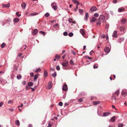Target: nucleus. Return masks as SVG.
Returning <instances> with one entry per match:
<instances>
[{
  "label": "nucleus",
  "mask_w": 127,
  "mask_h": 127,
  "mask_svg": "<svg viewBox=\"0 0 127 127\" xmlns=\"http://www.w3.org/2000/svg\"><path fill=\"white\" fill-rule=\"evenodd\" d=\"M99 16L100 18V19L102 21L103 23H104L106 21L105 16L102 15H100Z\"/></svg>",
  "instance_id": "4"
},
{
  "label": "nucleus",
  "mask_w": 127,
  "mask_h": 127,
  "mask_svg": "<svg viewBox=\"0 0 127 127\" xmlns=\"http://www.w3.org/2000/svg\"><path fill=\"white\" fill-rule=\"evenodd\" d=\"M13 102V101H12L11 100H10L8 101V104H10V103H12Z\"/></svg>",
  "instance_id": "56"
},
{
  "label": "nucleus",
  "mask_w": 127,
  "mask_h": 127,
  "mask_svg": "<svg viewBox=\"0 0 127 127\" xmlns=\"http://www.w3.org/2000/svg\"><path fill=\"white\" fill-rule=\"evenodd\" d=\"M97 10V8L95 6H94L90 8V11L92 12L95 11Z\"/></svg>",
  "instance_id": "9"
},
{
  "label": "nucleus",
  "mask_w": 127,
  "mask_h": 127,
  "mask_svg": "<svg viewBox=\"0 0 127 127\" xmlns=\"http://www.w3.org/2000/svg\"><path fill=\"white\" fill-rule=\"evenodd\" d=\"M52 83L51 82H49L48 84L47 89H48L50 90L52 88Z\"/></svg>",
  "instance_id": "3"
},
{
  "label": "nucleus",
  "mask_w": 127,
  "mask_h": 127,
  "mask_svg": "<svg viewBox=\"0 0 127 127\" xmlns=\"http://www.w3.org/2000/svg\"><path fill=\"white\" fill-rule=\"evenodd\" d=\"M110 114L109 112H105L103 113L102 117H106L109 115Z\"/></svg>",
  "instance_id": "6"
},
{
  "label": "nucleus",
  "mask_w": 127,
  "mask_h": 127,
  "mask_svg": "<svg viewBox=\"0 0 127 127\" xmlns=\"http://www.w3.org/2000/svg\"><path fill=\"white\" fill-rule=\"evenodd\" d=\"M101 24V23L99 22L96 23V25L98 26H99Z\"/></svg>",
  "instance_id": "57"
},
{
  "label": "nucleus",
  "mask_w": 127,
  "mask_h": 127,
  "mask_svg": "<svg viewBox=\"0 0 127 127\" xmlns=\"http://www.w3.org/2000/svg\"><path fill=\"white\" fill-rule=\"evenodd\" d=\"M44 76L45 77H46L47 76V72L45 70H44Z\"/></svg>",
  "instance_id": "26"
},
{
  "label": "nucleus",
  "mask_w": 127,
  "mask_h": 127,
  "mask_svg": "<svg viewBox=\"0 0 127 127\" xmlns=\"http://www.w3.org/2000/svg\"><path fill=\"white\" fill-rule=\"evenodd\" d=\"M51 6L52 8L54 10H56L58 8V6L57 5L56 3L53 2L51 4Z\"/></svg>",
  "instance_id": "1"
},
{
  "label": "nucleus",
  "mask_w": 127,
  "mask_h": 127,
  "mask_svg": "<svg viewBox=\"0 0 127 127\" xmlns=\"http://www.w3.org/2000/svg\"><path fill=\"white\" fill-rule=\"evenodd\" d=\"M63 90L65 91H67L68 90L67 86L66 84H64L63 86Z\"/></svg>",
  "instance_id": "7"
},
{
  "label": "nucleus",
  "mask_w": 127,
  "mask_h": 127,
  "mask_svg": "<svg viewBox=\"0 0 127 127\" xmlns=\"http://www.w3.org/2000/svg\"><path fill=\"white\" fill-rule=\"evenodd\" d=\"M55 58L58 59H59L60 58V56H59L57 54L55 56Z\"/></svg>",
  "instance_id": "32"
},
{
  "label": "nucleus",
  "mask_w": 127,
  "mask_h": 127,
  "mask_svg": "<svg viewBox=\"0 0 127 127\" xmlns=\"http://www.w3.org/2000/svg\"><path fill=\"white\" fill-rule=\"evenodd\" d=\"M38 76V74H35L34 77V79H33V81H36V80H37V79Z\"/></svg>",
  "instance_id": "17"
},
{
  "label": "nucleus",
  "mask_w": 127,
  "mask_h": 127,
  "mask_svg": "<svg viewBox=\"0 0 127 127\" xmlns=\"http://www.w3.org/2000/svg\"><path fill=\"white\" fill-rule=\"evenodd\" d=\"M96 20V19L95 17H93L90 20V22H94Z\"/></svg>",
  "instance_id": "21"
},
{
  "label": "nucleus",
  "mask_w": 127,
  "mask_h": 127,
  "mask_svg": "<svg viewBox=\"0 0 127 127\" xmlns=\"http://www.w3.org/2000/svg\"><path fill=\"white\" fill-rule=\"evenodd\" d=\"M97 113L98 115L99 116H102L101 115V113H100L98 112H97Z\"/></svg>",
  "instance_id": "60"
},
{
  "label": "nucleus",
  "mask_w": 127,
  "mask_h": 127,
  "mask_svg": "<svg viewBox=\"0 0 127 127\" xmlns=\"http://www.w3.org/2000/svg\"><path fill=\"white\" fill-rule=\"evenodd\" d=\"M119 29L121 31H124L125 30V27L124 26H121L119 28Z\"/></svg>",
  "instance_id": "23"
},
{
  "label": "nucleus",
  "mask_w": 127,
  "mask_h": 127,
  "mask_svg": "<svg viewBox=\"0 0 127 127\" xmlns=\"http://www.w3.org/2000/svg\"><path fill=\"white\" fill-rule=\"evenodd\" d=\"M94 16L95 17H98V14L97 13H96L94 14Z\"/></svg>",
  "instance_id": "48"
},
{
  "label": "nucleus",
  "mask_w": 127,
  "mask_h": 127,
  "mask_svg": "<svg viewBox=\"0 0 127 127\" xmlns=\"http://www.w3.org/2000/svg\"><path fill=\"white\" fill-rule=\"evenodd\" d=\"M41 69L40 68H37L36 69L35 72H38L41 71Z\"/></svg>",
  "instance_id": "35"
},
{
  "label": "nucleus",
  "mask_w": 127,
  "mask_h": 127,
  "mask_svg": "<svg viewBox=\"0 0 127 127\" xmlns=\"http://www.w3.org/2000/svg\"><path fill=\"white\" fill-rule=\"evenodd\" d=\"M115 116H114L111 118L110 121L112 122H114L115 121Z\"/></svg>",
  "instance_id": "22"
},
{
  "label": "nucleus",
  "mask_w": 127,
  "mask_h": 127,
  "mask_svg": "<svg viewBox=\"0 0 127 127\" xmlns=\"http://www.w3.org/2000/svg\"><path fill=\"white\" fill-rule=\"evenodd\" d=\"M108 36L107 34L106 35V40H108Z\"/></svg>",
  "instance_id": "64"
},
{
  "label": "nucleus",
  "mask_w": 127,
  "mask_h": 127,
  "mask_svg": "<svg viewBox=\"0 0 127 127\" xmlns=\"http://www.w3.org/2000/svg\"><path fill=\"white\" fill-rule=\"evenodd\" d=\"M30 74L31 75V76L32 77L33 76L34 74L32 72H31L30 73Z\"/></svg>",
  "instance_id": "58"
},
{
  "label": "nucleus",
  "mask_w": 127,
  "mask_h": 127,
  "mask_svg": "<svg viewBox=\"0 0 127 127\" xmlns=\"http://www.w3.org/2000/svg\"><path fill=\"white\" fill-rule=\"evenodd\" d=\"M59 105L60 106H62L63 105V103L62 102H60L59 103Z\"/></svg>",
  "instance_id": "51"
},
{
  "label": "nucleus",
  "mask_w": 127,
  "mask_h": 127,
  "mask_svg": "<svg viewBox=\"0 0 127 127\" xmlns=\"http://www.w3.org/2000/svg\"><path fill=\"white\" fill-rule=\"evenodd\" d=\"M3 103L2 102H0V107L2 106L3 104Z\"/></svg>",
  "instance_id": "61"
},
{
  "label": "nucleus",
  "mask_w": 127,
  "mask_h": 127,
  "mask_svg": "<svg viewBox=\"0 0 127 127\" xmlns=\"http://www.w3.org/2000/svg\"><path fill=\"white\" fill-rule=\"evenodd\" d=\"M5 46V43H3L1 45V47L2 48H3Z\"/></svg>",
  "instance_id": "41"
},
{
  "label": "nucleus",
  "mask_w": 127,
  "mask_h": 127,
  "mask_svg": "<svg viewBox=\"0 0 127 127\" xmlns=\"http://www.w3.org/2000/svg\"><path fill=\"white\" fill-rule=\"evenodd\" d=\"M23 105L22 103H21L20 106H18V107L19 108L20 107H22L23 106Z\"/></svg>",
  "instance_id": "62"
},
{
  "label": "nucleus",
  "mask_w": 127,
  "mask_h": 127,
  "mask_svg": "<svg viewBox=\"0 0 127 127\" xmlns=\"http://www.w3.org/2000/svg\"><path fill=\"white\" fill-rule=\"evenodd\" d=\"M104 51L107 53H109L110 51V50L109 47H105L104 50Z\"/></svg>",
  "instance_id": "10"
},
{
  "label": "nucleus",
  "mask_w": 127,
  "mask_h": 127,
  "mask_svg": "<svg viewBox=\"0 0 127 127\" xmlns=\"http://www.w3.org/2000/svg\"><path fill=\"white\" fill-rule=\"evenodd\" d=\"M124 40V38H120L118 40V42L120 43H121V42L123 41Z\"/></svg>",
  "instance_id": "20"
},
{
  "label": "nucleus",
  "mask_w": 127,
  "mask_h": 127,
  "mask_svg": "<svg viewBox=\"0 0 127 127\" xmlns=\"http://www.w3.org/2000/svg\"><path fill=\"white\" fill-rule=\"evenodd\" d=\"M73 33L72 32H70L68 34V36L70 37H72L73 36Z\"/></svg>",
  "instance_id": "37"
},
{
  "label": "nucleus",
  "mask_w": 127,
  "mask_h": 127,
  "mask_svg": "<svg viewBox=\"0 0 127 127\" xmlns=\"http://www.w3.org/2000/svg\"><path fill=\"white\" fill-rule=\"evenodd\" d=\"M62 65L64 67H66L67 66L66 64L64 62H63L62 63Z\"/></svg>",
  "instance_id": "30"
},
{
  "label": "nucleus",
  "mask_w": 127,
  "mask_h": 127,
  "mask_svg": "<svg viewBox=\"0 0 127 127\" xmlns=\"http://www.w3.org/2000/svg\"><path fill=\"white\" fill-rule=\"evenodd\" d=\"M80 33L83 36L84 35L85 33L84 32V29H80Z\"/></svg>",
  "instance_id": "18"
},
{
  "label": "nucleus",
  "mask_w": 127,
  "mask_h": 127,
  "mask_svg": "<svg viewBox=\"0 0 127 127\" xmlns=\"http://www.w3.org/2000/svg\"><path fill=\"white\" fill-rule=\"evenodd\" d=\"M59 25L58 24H55L54 25V28H56L57 27H59Z\"/></svg>",
  "instance_id": "39"
},
{
  "label": "nucleus",
  "mask_w": 127,
  "mask_h": 127,
  "mask_svg": "<svg viewBox=\"0 0 127 127\" xmlns=\"http://www.w3.org/2000/svg\"><path fill=\"white\" fill-rule=\"evenodd\" d=\"M53 124L52 123H49L48 124V126H49L51 127L53 125Z\"/></svg>",
  "instance_id": "46"
},
{
  "label": "nucleus",
  "mask_w": 127,
  "mask_h": 127,
  "mask_svg": "<svg viewBox=\"0 0 127 127\" xmlns=\"http://www.w3.org/2000/svg\"><path fill=\"white\" fill-rule=\"evenodd\" d=\"M21 77L22 76L20 75H17V78L18 80L20 79L21 78Z\"/></svg>",
  "instance_id": "36"
},
{
  "label": "nucleus",
  "mask_w": 127,
  "mask_h": 127,
  "mask_svg": "<svg viewBox=\"0 0 127 127\" xmlns=\"http://www.w3.org/2000/svg\"><path fill=\"white\" fill-rule=\"evenodd\" d=\"M117 31H114L112 35V36L114 38H117L118 37V35L117 34Z\"/></svg>",
  "instance_id": "5"
},
{
  "label": "nucleus",
  "mask_w": 127,
  "mask_h": 127,
  "mask_svg": "<svg viewBox=\"0 0 127 127\" xmlns=\"http://www.w3.org/2000/svg\"><path fill=\"white\" fill-rule=\"evenodd\" d=\"M33 83L32 82H29L28 83V85L29 86H32L33 85Z\"/></svg>",
  "instance_id": "31"
},
{
  "label": "nucleus",
  "mask_w": 127,
  "mask_h": 127,
  "mask_svg": "<svg viewBox=\"0 0 127 127\" xmlns=\"http://www.w3.org/2000/svg\"><path fill=\"white\" fill-rule=\"evenodd\" d=\"M22 84L24 85H25L26 84V82L25 81H23L22 82Z\"/></svg>",
  "instance_id": "59"
},
{
  "label": "nucleus",
  "mask_w": 127,
  "mask_h": 127,
  "mask_svg": "<svg viewBox=\"0 0 127 127\" xmlns=\"http://www.w3.org/2000/svg\"><path fill=\"white\" fill-rule=\"evenodd\" d=\"M26 6V4L24 2H23L21 4L22 7L23 9H25Z\"/></svg>",
  "instance_id": "11"
},
{
  "label": "nucleus",
  "mask_w": 127,
  "mask_h": 127,
  "mask_svg": "<svg viewBox=\"0 0 127 127\" xmlns=\"http://www.w3.org/2000/svg\"><path fill=\"white\" fill-rule=\"evenodd\" d=\"M7 22H10L11 21V19L10 18H8L7 20Z\"/></svg>",
  "instance_id": "55"
},
{
  "label": "nucleus",
  "mask_w": 127,
  "mask_h": 127,
  "mask_svg": "<svg viewBox=\"0 0 127 127\" xmlns=\"http://www.w3.org/2000/svg\"><path fill=\"white\" fill-rule=\"evenodd\" d=\"M115 96H116L113 95L111 97V99L113 101V102H115L117 100Z\"/></svg>",
  "instance_id": "8"
},
{
  "label": "nucleus",
  "mask_w": 127,
  "mask_h": 127,
  "mask_svg": "<svg viewBox=\"0 0 127 127\" xmlns=\"http://www.w3.org/2000/svg\"><path fill=\"white\" fill-rule=\"evenodd\" d=\"M39 33L40 34H42L44 36H45L46 34V33L45 32H43L42 31H40Z\"/></svg>",
  "instance_id": "33"
},
{
  "label": "nucleus",
  "mask_w": 127,
  "mask_h": 127,
  "mask_svg": "<svg viewBox=\"0 0 127 127\" xmlns=\"http://www.w3.org/2000/svg\"><path fill=\"white\" fill-rule=\"evenodd\" d=\"M50 16V14H49V13H48V12L46 13L44 15V16L45 17H48V16Z\"/></svg>",
  "instance_id": "38"
},
{
  "label": "nucleus",
  "mask_w": 127,
  "mask_h": 127,
  "mask_svg": "<svg viewBox=\"0 0 127 127\" xmlns=\"http://www.w3.org/2000/svg\"><path fill=\"white\" fill-rule=\"evenodd\" d=\"M68 21L70 23L75 24V22H74L73 20L71 18H69L68 19Z\"/></svg>",
  "instance_id": "12"
},
{
  "label": "nucleus",
  "mask_w": 127,
  "mask_h": 127,
  "mask_svg": "<svg viewBox=\"0 0 127 127\" xmlns=\"http://www.w3.org/2000/svg\"><path fill=\"white\" fill-rule=\"evenodd\" d=\"M19 12H17L16 13V15H17L18 17H19L21 16V15L20 14H18Z\"/></svg>",
  "instance_id": "50"
},
{
  "label": "nucleus",
  "mask_w": 127,
  "mask_h": 127,
  "mask_svg": "<svg viewBox=\"0 0 127 127\" xmlns=\"http://www.w3.org/2000/svg\"><path fill=\"white\" fill-rule=\"evenodd\" d=\"M121 21L122 23L124 24L126 23V19L124 18Z\"/></svg>",
  "instance_id": "28"
},
{
  "label": "nucleus",
  "mask_w": 127,
  "mask_h": 127,
  "mask_svg": "<svg viewBox=\"0 0 127 127\" xmlns=\"http://www.w3.org/2000/svg\"><path fill=\"white\" fill-rule=\"evenodd\" d=\"M85 58H88V59H92V58L88 56H86Z\"/></svg>",
  "instance_id": "54"
},
{
  "label": "nucleus",
  "mask_w": 127,
  "mask_h": 127,
  "mask_svg": "<svg viewBox=\"0 0 127 127\" xmlns=\"http://www.w3.org/2000/svg\"><path fill=\"white\" fill-rule=\"evenodd\" d=\"M101 38H104L105 37V35L104 34H102L101 36Z\"/></svg>",
  "instance_id": "47"
},
{
  "label": "nucleus",
  "mask_w": 127,
  "mask_h": 127,
  "mask_svg": "<svg viewBox=\"0 0 127 127\" xmlns=\"http://www.w3.org/2000/svg\"><path fill=\"white\" fill-rule=\"evenodd\" d=\"M72 0L75 4H76L77 1L76 0Z\"/></svg>",
  "instance_id": "53"
},
{
  "label": "nucleus",
  "mask_w": 127,
  "mask_h": 127,
  "mask_svg": "<svg viewBox=\"0 0 127 127\" xmlns=\"http://www.w3.org/2000/svg\"><path fill=\"white\" fill-rule=\"evenodd\" d=\"M121 93L123 96L124 97H126L127 95V90L125 89H123Z\"/></svg>",
  "instance_id": "2"
},
{
  "label": "nucleus",
  "mask_w": 127,
  "mask_h": 127,
  "mask_svg": "<svg viewBox=\"0 0 127 127\" xmlns=\"http://www.w3.org/2000/svg\"><path fill=\"white\" fill-rule=\"evenodd\" d=\"M38 32V30L37 29H34L33 31V34L36 35L37 34Z\"/></svg>",
  "instance_id": "19"
},
{
  "label": "nucleus",
  "mask_w": 127,
  "mask_h": 127,
  "mask_svg": "<svg viewBox=\"0 0 127 127\" xmlns=\"http://www.w3.org/2000/svg\"><path fill=\"white\" fill-rule=\"evenodd\" d=\"M94 68V69H95L96 68H97L98 67L97 66H95V65H94L93 66Z\"/></svg>",
  "instance_id": "63"
},
{
  "label": "nucleus",
  "mask_w": 127,
  "mask_h": 127,
  "mask_svg": "<svg viewBox=\"0 0 127 127\" xmlns=\"http://www.w3.org/2000/svg\"><path fill=\"white\" fill-rule=\"evenodd\" d=\"M79 12L81 14H83V10L82 9H79Z\"/></svg>",
  "instance_id": "34"
},
{
  "label": "nucleus",
  "mask_w": 127,
  "mask_h": 127,
  "mask_svg": "<svg viewBox=\"0 0 127 127\" xmlns=\"http://www.w3.org/2000/svg\"><path fill=\"white\" fill-rule=\"evenodd\" d=\"M19 19L18 18H15L13 19V21L14 23H18L19 21Z\"/></svg>",
  "instance_id": "16"
},
{
  "label": "nucleus",
  "mask_w": 127,
  "mask_h": 127,
  "mask_svg": "<svg viewBox=\"0 0 127 127\" xmlns=\"http://www.w3.org/2000/svg\"><path fill=\"white\" fill-rule=\"evenodd\" d=\"M0 23L3 26H4V25L5 24V23L3 21L1 22Z\"/></svg>",
  "instance_id": "52"
},
{
  "label": "nucleus",
  "mask_w": 127,
  "mask_h": 127,
  "mask_svg": "<svg viewBox=\"0 0 127 127\" xmlns=\"http://www.w3.org/2000/svg\"><path fill=\"white\" fill-rule=\"evenodd\" d=\"M123 126V124L120 123L118 124V127H122Z\"/></svg>",
  "instance_id": "40"
},
{
  "label": "nucleus",
  "mask_w": 127,
  "mask_h": 127,
  "mask_svg": "<svg viewBox=\"0 0 127 127\" xmlns=\"http://www.w3.org/2000/svg\"><path fill=\"white\" fill-rule=\"evenodd\" d=\"M100 103V102L98 101H94L93 102V104L95 105L98 104Z\"/></svg>",
  "instance_id": "24"
},
{
  "label": "nucleus",
  "mask_w": 127,
  "mask_h": 127,
  "mask_svg": "<svg viewBox=\"0 0 127 127\" xmlns=\"http://www.w3.org/2000/svg\"><path fill=\"white\" fill-rule=\"evenodd\" d=\"M125 9L124 8H120L118 9V11L119 12H121L124 10Z\"/></svg>",
  "instance_id": "25"
},
{
  "label": "nucleus",
  "mask_w": 127,
  "mask_h": 127,
  "mask_svg": "<svg viewBox=\"0 0 127 127\" xmlns=\"http://www.w3.org/2000/svg\"><path fill=\"white\" fill-rule=\"evenodd\" d=\"M63 35L65 36H66L67 35L68 33L67 32H64L63 33Z\"/></svg>",
  "instance_id": "44"
},
{
  "label": "nucleus",
  "mask_w": 127,
  "mask_h": 127,
  "mask_svg": "<svg viewBox=\"0 0 127 127\" xmlns=\"http://www.w3.org/2000/svg\"><path fill=\"white\" fill-rule=\"evenodd\" d=\"M120 93V91L119 90H117L115 92V93L113 94L116 96H118Z\"/></svg>",
  "instance_id": "13"
},
{
  "label": "nucleus",
  "mask_w": 127,
  "mask_h": 127,
  "mask_svg": "<svg viewBox=\"0 0 127 127\" xmlns=\"http://www.w3.org/2000/svg\"><path fill=\"white\" fill-rule=\"evenodd\" d=\"M10 4L8 3L7 4H3L2 6L3 7H6L8 8L10 7Z\"/></svg>",
  "instance_id": "15"
},
{
  "label": "nucleus",
  "mask_w": 127,
  "mask_h": 127,
  "mask_svg": "<svg viewBox=\"0 0 127 127\" xmlns=\"http://www.w3.org/2000/svg\"><path fill=\"white\" fill-rule=\"evenodd\" d=\"M57 75V73L55 71H54V73L53 74H52V76L54 77H55Z\"/></svg>",
  "instance_id": "29"
},
{
  "label": "nucleus",
  "mask_w": 127,
  "mask_h": 127,
  "mask_svg": "<svg viewBox=\"0 0 127 127\" xmlns=\"http://www.w3.org/2000/svg\"><path fill=\"white\" fill-rule=\"evenodd\" d=\"M89 17V16L88 13L87 12H86L85 14V16L84 18L85 20L86 21H87Z\"/></svg>",
  "instance_id": "14"
},
{
  "label": "nucleus",
  "mask_w": 127,
  "mask_h": 127,
  "mask_svg": "<svg viewBox=\"0 0 127 127\" xmlns=\"http://www.w3.org/2000/svg\"><path fill=\"white\" fill-rule=\"evenodd\" d=\"M83 99L82 98H81L79 99L78 100V101L79 102H81L83 101Z\"/></svg>",
  "instance_id": "49"
},
{
  "label": "nucleus",
  "mask_w": 127,
  "mask_h": 127,
  "mask_svg": "<svg viewBox=\"0 0 127 127\" xmlns=\"http://www.w3.org/2000/svg\"><path fill=\"white\" fill-rule=\"evenodd\" d=\"M15 123L16 125H17L18 126H19L20 125V122L19 120H17L15 122Z\"/></svg>",
  "instance_id": "27"
},
{
  "label": "nucleus",
  "mask_w": 127,
  "mask_h": 127,
  "mask_svg": "<svg viewBox=\"0 0 127 127\" xmlns=\"http://www.w3.org/2000/svg\"><path fill=\"white\" fill-rule=\"evenodd\" d=\"M56 69L58 70H59L60 69V66L59 65H57L56 67Z\"/></svg>",
  "instance_id": "42"
},
{
  "label": "nucleus",
  "mask_w": 127,
  "mask_h": 127,
  "mask_svg": "<svg viewBox=\"0 0 127 127\" xmlns=\"http://www.w3.org/2000/svg\"><path fill=\"white\" fill-rule=\"evenodd\" d=\"M109 24H106V25L105 26L106 29H108L109 28Z\"/></svg>",
  "instance_id": "43"
},
{
  "label": "nucleus",
  "mask_w": 127,
  "mask_h": 127,
  "mask_svg": "<svg viewBox=\"0 0 127 127\" xmlns=\"http://www.w3.org/2000/svg\"><path fill=\"white\" fill-rule=\"evenodd\" d=\"M70 63L71 64L73 65V62L72 60H71L70 62Z\"/></svg>",
  "instance_id": "45"
}]
</instances>
